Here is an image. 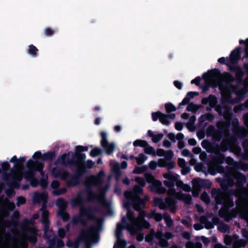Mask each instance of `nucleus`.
Returning <instances> with one entry per match:
<instances>
[{
	"mask_svg": "<svg viewBox=\"0 0 248 248\" xmlns=\"http://www.w3.org/2000/svg\"><path fill=\"white\" fill-rule=\"evenodd\" d=\"M148 135L152 138V141L155 143L159 142L163 137V134L160 133L154 134V133L151 131H148Z\"/></svg>",
	"mask_w": 248,
	"mask_h": 248,
	"instance_id": "nucleus-18",
	"label": "nucleus"
},
{
	"mask_svg": "<svg viewBox=\"0 0 248 248\" xmlns=\"http://www.w3.org/2000/svg\"><path fill=\"white\" fill-rule=\"evenodd\" d=\"M163 177L169 181H176L177 178V176L176 175H174L171 172H169L168 173L163 174Z\"/></svg>",
	"mask_w": 248,
	"mask_h": 248,
	"instance_id": "nucleus-27",
	"label": "nucleus"
},
{
	"mask_svg": "<svg viewBox=\"0 0 248 248\" xmlns=\"http://www.w3.org/2000/svg\"><path fill=\"white\" fill-rule=\"evenodd\" d=\"M29 167L32 170H36L41 171L42 168V165L40 163H35L33 164H29Z\"/></svg>",
	"mask_w": 248,
	"mask_h": 248,
	"instance_id": "nucleus-36",
	"label": "nucleus"
},
{
	"mask_svg": "<svg viewBox=\"0 0 248 248\" xmlns=\"http://www.w3.org/2000/svg\"><path fill=\"white\" fill-rule=\"evenodd\" d=\"M217 129H216L213 125H210L207 129V134L208 136H212L214 135Z\"/></svg>",
	"mask_w": 248,
	"mask_h": 248,
	"instance_id": "nucleus-35",
	"label": "nucleus"
},
{
	"mask_svg": "<svg viewBox=\"0 0 248 248\" xmlns=\"http://www.w3.org/2000/svg\"><path fill=\"white\" fill-rule=\"evenodd\" d=\"M243 68L246 71L247 78L245 79V81H246L248 78V62H246L243 63Z\"/></svg>",
	"mask_w": 248,
	"mask_h": 248,
	"instance_id": "nucleus-59",
	"label": "nucleus"
},
{
	"mask_svg": "<svg viewBox=\"0 0 248 248\" xmlns=\"http://www.w3.org/2000/svg\"><path fill=\"white\" fill-rule=\"evenodd\" d=\"M212 183L208 180L202 179V188H210Z\"/></svg>",
	"mask_w": 248,
	"mask_h": 248,
	"instance_id": "nucleus-43",
	"label": "nucleus"
},
{
	"mask_svg": "<svg viewBox=\"0 0 248 248\" xmlns=\"http://www.w3.org/2000/svg\"><path fill=\"white\" fill-rule=\"evenodd\" d=\"M142 189L139 186H135L132 192L126 191L124 193L125 197L131 201L134 208L136 210H140L144 205L145 202L148 200V197L145 196L144 199L140 198V194L141 193Z\"/></svg>",
	"mask_w": 248,
	"mask_h": 248,
	"instance_id": "nucleus-2",
	"label": "nucleus"
},
{
	"mask_svg": "<svg viewBox=\"0 0 248 248\" xmlns=\"http://www.w3.org/2000/svg\"><path fill=\"white\" fill-rule=\"evenodd\" d=\"M198 108V107L193 104H190L187 107V110L190 111H196Z\"/></svg>",
	"mask_w": 248,
	"mask_h": 248,
	"instance_id": "nucleus-51",
	"label": "nucleus"
},
{
	"mask_svg": "<svg viewBox=\"0 0 248 248\" xmlns=\"http://www.w3.org/2000/svg\"><path fill=\"white\" fill-rule=\"evenodd\" d=\"M216 150L218 151L226 152L228 150V147L226 144V139H223L220 143V145H217L214 147Z\"/></svg>",
	"mask_w": 248,
	"mask_h": 248,
	"instance_id": "nucleus-23",
	"label": "nucleus"
},
{
	"mask_svg": "<svg viewBox=\"0 0 248 248\" xmlns=\"http://www.w3.org/2000/svg\"><path fill=\"white\" fill-rule=\"evenodd\" d=\"M233 172H230L226 174L225 178L220 183V186L223 190L228 189L229 187H232L234 184Z\"/></svg>",
	"mask_w": 248,
	"mask_h": 248,
	"instance_id": "nucleus-11",
	"label": "nucleus"
},
{
	"mask_svg": "<svg viewBox=\"0 0 248 248\" xmlns=\"http://www.w3.org/2000/svg\"><path fill=\"white\" fill-rule=\"evenodd\" d=\"M237 139L234 137H231L229 139H226V144L228 150L232 149L236 144Z\"/></svg>",
	"mask_w": 248,
	"mask_h": 248,
	"instance_id": "nucleus-21",
	"label": "nucleus"
},
{
	"mask_svg": "<svg viewBox=\"0 0 248 248\" xmlns=\"http://www.w3.org/2000/svg\"><path fill=\"white\" fill-rule=\"evenodd\" d=\"M158 166L161 167H166L168 170H170L174 168L175 162L171 160H166L165 159H159Z\"/></svg>",
	"mask_w": 248,
	"mask_h": 248,
	"instance_id": "nucleus-14",
	"label": "nucleus"
},
{
	"mask_svg": "<svg viewBox=\"0 0 248 248\" xmlns=\"http://www.w3.org/2000/svg\"><path fill=\"white\" fill-rule=\"evenodd\" d=\"M209 143L208 141L206 140H202V148L206 149V151L208 153H211L214 154V155L212 158V161L215 163L217 164H222L225 160V155L220 153L219 151L216 150L215 148L211 145L210 146L209 148H207L206 145Z\"/></svg>",
	"mask_w": 248,
	"mask_h": 248,
	"instance_id": "nucleus-3",
	"label": "nucleus"
},
{
	"mask_svg": "<svg viewBox=\"0 0 248 248\" xmlns=\"http://www.w3.org/2000/svg\"><path fill=\"white\" fill-rule=\"evenodd\" d=\"M147 144V142L146 141L140 140H136L133 142V145L135 147L140 146L145 147Z\"/></svg>",
	"mask_w": 248,
	"mask_h": 248,
	"instance_id": "nucleus-31",
	"label": "nucleus"
},
{
	"mask_svg": "<svg viewBox=\"0 0 248 248\" xmlns=\"http://www.w3.org/2000/svg\"><path fill=\"white\" fill-rule=\"evenodd\" d=\"M159 121L164 124L168 125L170 124L167 116L162 113H161V115L160 116Z\"/></svg>",
	"mask_w": 248,
	"mask_h": 248,
	"instance_id": "nucleus-37",
	"label": "nucleus"
},
{
	"mask_svg": "<svg viewBox=\"0 0 248 248\" xmlns=\"http://www.w3.org/2000/svg\"><path fill=\"white\" fill-rule=\"evenodd\" d=\"M245 244L243 245H241V242L236 241L234 242L232 244V248H240L241 246H244Z\"/></svg>",
	"mask_w": 248,
	"mask_h": 248,
	"instance_id": "nucleus-62",
	"label": "nucleus"
},
{
	"mask_svg": "<svg viewBox=\"0 0 248 248\" xmlns=\"http://www.w3.org/2000/svg\"><path fill=\"white\" fill-rule=\"evenodd\" d=\"M220 74V71L216 68L208 71L202 75V79H213L217 78Z\"/></svg>",
	"mask_w": 248,
	"mask_h": 248,
	"instance_id": "nucleus-13",
	"label": "nucleus"
},
{
	"mask_svg": "<svg viewBox=\"0 0 248 248\" xmlns=\"http://www.w3.org/2000/svg\"><path fill=\"white\" fill-rule=\"evenodd\" d=\"M157 166H158V162L152 161L149 163V167L152 170H155Z\"/></svg>",
	"mask_w": 248,
	"mask_h": 248,
	"instance_id": "nucleus-52",
	"label": "nucleus"
},
{
	"mask_svg": "<svg viewBox=\"0 0 248 248\" xmlns=\"http://www.w3.org/2000/svg\"><path fill=\"white\" fill-rule=\"evenodd\" d=\"M217 62L221 64H225L229 67L231 65L229 64L230 62L228 57H221L218 59Z\"/></svg>",
	"mask_w": 248,
	"mask_h": 248,
	"instance_id": "nucleus-33",
	"label": "nucleus"
},
{
	"mask_svg": "<svg viewBox=\"0 0 248 248\" xmlns=\"http://www.w3.org/2000/svg\"><path fill=\"white\" fill-rule=\"evenodd\" d=\"M186 248H201V245L200 243H196L194 244L191 242H188L186 244Z\"/></svg>",
	"mask_w": 248,
	"mask_h": 248,
	"instance_id": "nucleus-41",
	"label": "nucleus"
},
{
	"mask_svg": "<svg viewBox=\"0 0 248 248\" xmlns=\"http://www.w3.org/2000/svg\"><path fill=\"white\" fill-rule=\"evenodd\" d=\"M58 214L61 217L63 220L65 221L68 218V215L64 211L61 210L58 212Z\"/></svg>",
	"mask_w": 248,
	"mask_h": 248,
	"instance_id": "nucleus-45",
	"label": "nucleus"
},
{
	"mask_svg": "<svg viewBox=\"0 0 248 248\" xmlns=\"http://www.w3.org/2000/svg\"><path fill=\"white\" fill-rule=\"evenodd\" d=\"M151 217L154 218L156 221H160L162 218L161 214L156 213H153L151 215Z\"/></svg>",
	"mask_w": 248,
	"mask_h": 248,
	"instance_id": "nucleus-44",
	"label": "nucleus"
},
{
	"mask_svg": "<svg viewBox=\"0 0 248 248\" xmlns=\"http://www.w3.org/2000/svg\"><path fill=\"white\" fill-rule=\"evenodd\" d=\"M145 215L144 211H140L138 217L136 218L133 212L128 211L126 216L122 219L123 225L126 227L131 233H135L136 231L141 228H149V223L144 219Z\"/></svg>",
	"mask_w": 248,
	"mask_h": 248,
	"instance_id": "nucleus-1",
	"label": "nucleus"
},
{
	"mask_svg": "<svg viewBox=\"0 0 248 248\" xmlns=\"http://www.w3.org/2000/svg\"><path fill=\"white\" fill-rule=\"evenodd\" d=\"M198 93L197 92H189L187 93L186 97L183 99L180 105H185L187 104L190 101V99L197 95Z\"/></svg>",
	"mask_w": 248,
	"mask_h": 248,
	"instance_id": "nucleus-19",
	"label": "nucleus"
},
{
	"mask_svg": "<svg viewBox=\"0 0 248 248\" xmlns=\"http://www.w3.org/2000/svg\"><path fill=\"white\" fill-rule=\"evenodd\" d=\"M229 70L231 72H234L236 82L238 84H243L244 83L243 77L246 74V71H243V68L236 64L229 66Z\"/></svg>",
	"mask_w": 248,
	"mask_h": 248,
	"instance_id": "nucleus-6",
	"label": "nucleus"
},
{
	"mask_svg": "<svg viewBox=\"0 0 248 248\" xmlns=\"http://www.w3.org/2000/svg\"><path fill=\"white\" fill-rule=\"evenodd\" d=\"M242 159L244 160L248 161V151H244V153L242 156Z\"/></svg>",
	"mask_w": 248,
	"mask_h": 248,
	"instance_id": "nucleus-63",
	"label": "nucleus"
},
{
	"mask_svg": "<svg viewBox=\"0 0 248 248\" xmlns=\"http://www.w3.org/2000/svg\"><path fill=\"white\" fill-rule=\"evenodd\" d=\"M242 51V48L237 46L230 53L229 56V62L232 65L237 64L241 59V54Z\"/></svg>",
	"mask_w": 248,
	"mask_h": 248,
	"instance_id": "nucleus-8",
	"label": "nucleus"
},
{
	"mask_svg": "<svg viewBox=\"0 0 248 248\" xmlns=\"http://www.w3.org/2000/svg\"><path fill=\"white\" fill-rule=\"evenodd\" d=\"M189 163L191 166H194L195 170L197 171H201L202 170V167L200 164L197 163V160L191 156V158L189 161Z\"/></svg>",
	"mask_w": 248,
	"mask_h": 248,
	"instance_id": "nucleus-25",
	"label": "nucleus"
},
{
	"mask_svg": "<svg viewBox=\"0 0 248 248\" xmlns=\"http://www.w3.org/2000/svg\"><path fill=\"white\" fill-rule=\"evenodd\" d=\"M175 181H169V180H166L164 181V185L167 186L168 187H173L174 186V183Z\"/></svg>",
	"mask_w": 248,
	"mask_h": 248,
	"instance_id": "nucleus-53",
	"label": "nucleus"
},
{
	"mask_svg": "<svg viewBox=\"0 0 248 248\" xmlns=\"http://www.w3.org/2000/svg\"><path fill=\"white\" fill-rule=\"evenodd\" d=\"M234 179L236 180L235 186L238 187H242L246 182V177L240 172H233Z\"/></svg>",
	"mask_w": 248,
	"mask_h": 248,
	"instance_id": "nucleus-12",
	"label": "nucleus"
},
{
	"mask_svg": "<svg viewBox=\"0 0 248 248\" xmlns=\"http://www.w3.org/2000/svg\"><path fill=\"white\" fill-rule=\"evenodd\" d=\"M182 155L185 157H188L190 155V152L186 149H183L181 151Z\"/></svg>",
	"mask_w": 248,
	"mask_h": 248,
	"instance_id": "nucleus-60",
	"label": "nucleus"
},
{
	"mask_svg": "<svg viewBox=\"0 0 248 248\" xmlns=\"http://www.w3.org/2000/svg\"><path fill=\"white\" fill-rule=\"evenodd\" d=\"M208 101L210 103L211 102L216 103L217 102V98L214 95H210L208 97Z\"/></svg>",
	"mask_w": 248,
	"mask_h": 248,
	"instance_id": "nucleus-58",
	"label": "nucleus"
},
{
	"mask_svg": "<svg viewBox=\"0 0 248 248\" xmlns=\"http://www.w3.org/2000/svg\"><path fill=\"white\" fill-rule=\"evenodd\" d=\"M154 202L155 204L158 206L160 209L169 208L171 211H174L175 210V202L170 198H166L165 201L155 198L154 199Z\"/></svg>",
	"mask_w": 248,
	"mask_h": 248,
	"instance_id": "nucleus-4",
	"label": "nucleus"
},
{
	"mask_svg": "<svg viewBox=\"0 0 248 248\" xmlns=\"http://www.w3.org/2000/svg\"><path fill=\"white\" fill-rule=\"evenodd\" d=\"M145 177L148 183L152 184V189L159 193H164L166 191V189L162 186L161 182L159 181L155 180L152 175L149 173H146Z\"/></svg>",
	"mask_w": 248,
	"mask_h": 248,
	"instance_id": "nucleus-5",
	"label": "nucleus"
},
{
	"mask_svg": "<svg viewBox=\"0 0 248 248\" xmlns=\"http://www.w3.org/2000/svg\"><path fill=\"white\" fill-rule=\"evenodd\" d=\"M101 153V150L99 148H94L91 151L90 155L94 157Z\"/></svg>",
	"mask_w": 248,
	"mask_h": 248,
	"instance_id": "nucleus-50",
	"label": "nucleus"
},
{
	"mask_svg": "<svg viewBox=\"0 0 248 248\" xmlns=\"http://www.w3.org/2000/svg\"><path fill=\"white\" fill-rule=\"evenodd\" d=\"M240 44H244L245 45V48H244V56L242 58V60L243 61L245 59L248 58V38H247L246 40H240L239 41Z\"/></svg>",
	"mask_w": 248,
	"mask_h": 248,
	"instance_id": "nucleus-22",
	"label": "nucleus"
},
{
	"mask_svg": "<svg viewBox=\"0 0 248 248\" xmlns=\"http://www.w3.org/2000/svg\"><path fill=\"white\" fill-rule=\"evenodd\" d=\"M41 212L42 216V223L45 225V234L46 235V227L48 223L47 217L48 216V211L45 209H42Z\"/></svg>",
	"mask_w": 248,
	"mask_h": 248,
	"instance_id": "nucleus-20",
	"label": "nucleus"
},
{
	"mask_svg": "<svg viewBox=\"0 0 248 248\" xmlns=\"http://www.w3.org/2000/svg\"><path fill=\"white\" fill-rule=\"evenodd\" d=\"M27 239L29 240L32 243H35L36 242L35 231L34 230L32 232L31 236V237H28Z\"/></svg>",
	"mask_w": 248,
	"mask_h": 248,
	"instance_id": "nucleus-55",
	"label": "nucleus"
},
{
	"mask_svg": "<svg viewBox=\"0 0 248 248\" xmlns=\"http://www.w3.org/2000/svg\"><path fill=\"white\" fill-rule=\"evenodd\" d=\"M192 152L195 155H199L200 158H202V150L200 147H196L193 148Z\"/></svg>",
	"mask_w": 248,
	"mask_h": 248,
	"instance_id": "nucleus-48",
	"label": "nucleus"
},
{
	"mask_svg": "<svg viewBox=\"0 0 248 248\" xmlns=\"http://www.w3.org/2000/svg\"><path fill=\"white\" fill-rule=\"evenodd\" d=\"M147 169V167L146 166H142L141 167H136L134 168V170H133V172L134 173H142L145 170H146Z\"/></svg>",
	"mask_w": 248,
	"mask_h": 248,
	"instance_id": "nucleus-34",
	"label": "nucleus"
},
{
	"mask_svg": "<svg viewBox=\"0 0 248 248\" xmlns=\"http://www.w3.org/2000/svg\"><path fill=\"white\" fill-rule=\"evenodd\" d=\"M57 204L62 209L65 206V203L62 199H59L57 201Z\"/></svg>",
	"mask_w": 248,
	"mask_h": 248,
	"instance_id": "nucleus-56",
	"label": "nucleus"
},
{
	"mask_svg": "<svg viewBox=\"0 0 248 248\" xmlns=\"http://www.w3.org/2000/svg\"><path fill=\"white\" fill-rule=\"evenodd\" d=\"M178 165L181 168V173L183 175H186L190 171V168L186 164L185 160L182 158H178Z\"/></svg>",
	"mask_w": 248,
	"mask_h": 248,
	"instance_id": "nucleus-15",
	"label": "nucleus"
},
{
	"mask_svg": "<svg viewBox=\"0 0 248 248\" xmlns=\"http://www.w3.org/2000/svg\"><path fill=\"white\" fill-rule=\"evenodd\" d=\"M227 75V79L230 82H233L234 81H236V78H234L232 75L229 73H226Z\"/></svg>",
	"mask_w": 248,
	"mask_h": 248,
	"instance_id": "nucleus-54",
	"label": "nucleus"
},
{
	"mask_svg": "<svg viewBox=\"0 0 248 248\" xmlns=\"http://www.w3.org/2000/svg\"><path fill=\"white\" fill-rule=\"evenodd\" d=\"M102 138L101 140V145L106 153L108 155L111 154L114 151L115 147V145L113 143H109L107 140V134L104 132H102L101 133Z\"/></svg>",
	"mask_w": 248,
	"mask_h": 248,
	"instance_id": "nucleus-7",
	"label": "nucleus"
},
{
	"mask_svg": "<svg viewBox=\"0 0 248 248\" xmlns=\"http://www.w3.org/2000/svg\"><path fill=\"white\" fill-rule=\"evenodd\" d=\"M135 181L139 184L141 187H143L144 186L145 184V182L143 178H137L135 179Z\"/></svg>",
	"mask_w": 248,
	"mask_h": 248,
	"instance_id": "nucleus-57",
	"label": "nucleus"
},
{
	"mask_svg": "<svg viewBox=\"0 0 248 248\" xmlns=\"http://www.w3.org/2000/svg\"><path fill=\"white\" fill-rule=\"evenodd\" d=\"M196 118L194 116H192L189 119V122L187 124V127L190 130H193L192 124L195 122Z\"/></svg>",
	"mask_w": 248,
	"mask_h": 248,
	"instance_id": "nucleus-49",
	"label": "nucleus"
},
{
	"mask_svg": "<svg viewBox=\"0 0 248 248\" xmlns=\"http://www.w3.org/2000/svg\"><path fill=\"white\" fill-rule=\"evenodd\" d=\"M167 193L169 196H173L176 199L182 200L186 203H190L191 198L189 195L176 192L173 187H170Z\"/></svg>",
	"mask_w": 248,
	"mask_h": 248,
	"instance_id": "nucleus-9",
	"label": "nucleus"
},
{
	"mask_svg": "<svg viewBox=\"0 0 248 248\" xmlns=\"http://www.w3.org/2000/svg\"><path fill=\"white\" fill-rule=\"evenodd\" d=\"M155 236L158 240L159 245L162 247H167L168 246L167 240L170 239L173 237L172 233L170 232L163 234L160 232H157Z\"/></svg>",
	"mask_w": 248,
	"mask_h": 248,
	"instance_id": "nucleus-10",
	"label": "nucleus"
},
{
	"mask_svg": "<svg viewBox=\"0 0 248 248\" xmlns=\"http://www.w3.org/2000/svg\"><path fill=\"white\" fill-rule=\"evenodd\" d=\"M225 162H226V163L227 164H228L229 165H231L233 164V163H234V160L232 157L228 156L226 158L225 157Z\"/></svg>",
	"mask_w": 248,
	"mask_h": 248,
	"instance_id": "nucleus-61",
	"label": "nucleus"
},
{
	"mask_svg": "<svg viewBox=\"0 0 248 248\" xmlns=\"http://www.w3.org/2000/svg\"><path fill=\"white\" fill-rule=\"evenodd\" d=\"M144 152L148 155H155V151L154 148L151 146H146L144 147Z\"/></svg>",
	"mask_w": 248,
	"mask_h": 248,
	"instance_id": "nucleus-39",
	"label": "nucleus"
},
{
	"mask_svg": "<svg viewBox=\"0 0 248 248\" xmlns=\"http://www.w3.org/2000/svg\"><path fill=\"white\" fill-rule=\"evenodd\" d=\"M192 194L194 197L199 195V192L200 191L201 180L200 179H195L192 181Z\"/></svg>",
	"mask_w": 248,
	"mask_h": 248,
	"instance_id": "nucleus-16",
	"label": "nucleus"
},
{
	"mask_svg": "<svg viewBox=\"0 0 248 248\" xmlns=\"http://www.w3.org/2000/svg\"><path fill=\"white\" fill-rule=\"evenodd\" d=\"M215 201L217 204H224L226 202V200L223 197L222 193L219 194L215 198Z\"/></svg>",
	"mask_w": 248,
	"mask_h": 248,
	"instance_id": "nucleus-30",
	"label": "nucleus"
},
{
	"mask_svg": "<svg viewBox=\"0 0 248 248\" xmlns=\"http://www.w3.org/2000/svg\"><path fill=\"white\" fill-rule=\"evenodd\" d=\"M217 229L223 233H226L229 231L230 226L228 224L221 222L218 225Z\"/></svg>",
	"mask_w": 248,
	"mask_h": 248,
	"instance_id": "nucleus-26",
	"label": "nucleus"
},
{
	"mask_svg": "<svg viewBox=\"0 0 248 248\" xmlns=\"http://www.w3.org/2000/svg\"><path fill=\"white\" fill-rule=\"evenodd\" d=\"M89 180L90 183L93 185H97L102 181V179L99 175L96 176H92L89 178Z\"/></svg>",
	"mask_w": 248,
	"mask_h": 248,
	"instance_id": "nucleus-29",
	"label": "nucleus"
},
{
	"mask_svg": "<svg viewBox=\"0 0 248 248\" xmlns=\"http://www.w3.org/2000/svg\"><path fill=\"white\" fill-rule=\"evenodd\" d=\"M229 193L230 195H233L237 198H239L241 197L239 191L237 189H231L229 190Z\"/></svg>",
	"mask_w": 248,
	"mask_h": 248,
	"instance_id": "nucleus-47",
	"label": "nucleus"
},
{
	"mask_svg": "<svg viewBox=\"0 0 248 248\" xmlns=\"http://www.w3.org/2000/svg\"><path fill=\"white\" fill-rule=\"evenodd\" d=\"M211 193L212 197L215 198L219 194H221V192L219 189L214 188L212 189Z\"/></svg>",
	"mask_w": 248,
	"mask_h": 248,
	"instance_id": "nucleus-46",
	"label": "nucleus"
},
{
	"mask_svg": "<svg viewBox=\"0 0 248 248\" xmlns=\"http://www.w3.org/2000/svg\"><path fill=\"white\" fill-rule=\"evenodd\" d=\"M135 158L136 159L137 163L139 165H141L144 162L145 160L147 159V157L143 154H140V155H139L138 156L136 157Z\"/></svg>",
	"mask_w": 248,
	"mask_h": 248,
	"instance_id": "nucleus-32",
	"label": "nucleus"
},
{
	"mask_svg": "<svg viewBox=\"0 0 248 248\" xmlns=\"http://www.w3.org/2000/svg\"><path fill=\"white\" fill-rule=\"evenodd\" d=\"M164 156V159L166 160H171V159L173 157L174 154L171 150H168L165 152Z\"/></svg>",
	"mask_w": 248,
	"mask_h": 248,
	"instance_id": "nucleus-42",
	"label": "nucleus"
},
{
	"mask_svg": "<svg viewBox=\"0 0 248 248\" xmlns=\"http://www.w3.org/2000/svg\"><path fill=\"white\" fill-rule=\"evenodd\" d=\"M165 108L168 112L174 111L176 109V107L171 103L166 104L165 105Z\"/></svg>",
	"mask_w": 248,
	"mask_h": 248,
	"instance_id": "nucleus-40",
	"label": "nucleus"
},
{
	"mask_svg": "<svg viewBox=\"0 0 248 248\" xmlns=\"http://www.w3.org/2000/svg\"><path fill=\"white\" fill-rule=\"evenodd\" d=\"M217 127L218 129L212 136V139L216 141H220L222 138L223 136V131L222 129H220L219 124H217Z\"/></svg>",
	"mask_w": 248,
	"mask_h": 248,
	"instance_id": "nucleus-17",
	"label": "nucleus"
},
{
	"mask_svg": "<svg viewBox=\"0 0 248 248\" xmlns=\"http://www.w3.org/2000/svg\"><path fill=\"white\" fill-rule=\"evenodd\" d=\"M164 219L168 227H171L172 225V220L170 216L167 214L164 215Z\"/></svg>",
	"mask_w": 248,
	"mask_h": 248,
	"instance_id": "nucleus-38",
	"label": "nucleus"
},
{
	"mask_svg": "<svg viewBox=\"0 0 248 248\" xmlns=\"http://www.w3.org/2000/svg\"><path fill=\"white\" fill-rule=\"evenodd\" d=\"M176 186L185 191H190L191 190L190 186L186 184H184L181 181H177L176 182Z\"/></svg>",
	"mask_w": 248,
	"mask_h": 248,
	"instance_id": "nucleus-24",
	"label": "nucleus"
},
{
	"mask_svg": "<svg viewBox=\"0 0 248 248\" xmlns=\"http://www.w3.org/2000/svg\"><path fill=\"white\" fill-rule=\"evenodd\" d=\"M215 118V115L211 113H207L202 115V123L205 121L212 122Z\"/></svg>",
	"mask_w": 248,
	"mask_h": 248,
	"instance_id": "nucleus-28",
	"label": "nucleus"
},
{
	"mask_svg": "<svg viewBox=\"0 0 248 248\" xmlns=\"http://www.w3.org/2000/svg\"><path fill=\"white\" fill-rule=\"evenodd\" d=\"M242 146L244 149V151L247 150L248 151V139L245 140L243 143Z\"/></svg>",
	"mask_w": 248,
	"mask_h": 248,
	"instance_id": "nucleus-64",
	"label": "nucleus"
}]
</instances>
